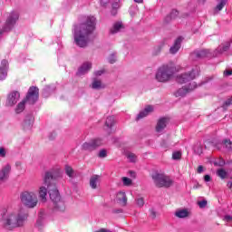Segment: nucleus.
Returning a JSON list of instances; mask_svg holds the SVG:
<instances>
[{
	"label": "nucleus",
	"instance_id": "obj_18",
	"mask_svg": "<svg viewBox=\"0 0 232 232\" xmlns=\"http://www.w3.org/2000/svg\"><path fill=\"white\" fill-rule=\"evenodd\" d=\"M34 121H35V119L34 118V115L29 114L25 116L23 122L24 130H30L31 128H34Z\"/></svg>",
	"mask_w": 232,
	"mask_h": 232
},
{
	"label": "nucleus",
	"instance_id": "obj_29",
	"mask_svg": "<svg viewBox=\"0 0 232 232\" xmlns=\"http://www.w3.org/2000/svg\"><path fill=\"white\" fill-rule=\"evenodd\" d=\"M65 173L68 176L69 179H74L75 177V171L70 166H65Z\"/></svg>",
	"mask_w": 232,
	"mask_h": 232
},
{
	"label": "nucleus",
	"instance_id": "obj_43",
	"mask_svg": "<svg viewBox=\"0 0 232 232\" xmlns=\"http://www.w3.org/2000/svg\"><path fill=\"white\" fill-rule=\"evenodd\" d=\"M111 1H112V4H111L112 9L117 10V8H119V6H120L119 3L121 0H111Z\"/></svg>",
	"mask_w": 232,
	"mask_h": 232
},
{
	"label": "nucleus",
	"instance_id": "obj_11",
	"mask_svg": "<svg viewBox=\"0 0 232 232\" xmlns=\"http://www.w3.org/2000/svg\"><path fill=\"white\" fill-rule=\"evenodd\" d=\"M19 99H21V94L19 92L14 91L8 94L5 105L9 107L15 106L19 102Z\"/></svg>",
	"mask_w": 232,
	"mask_h": 232
},
{
	"label": "nucleus",
	"instance_id": "obj_61",
	"mask_svg": "<svg viewBox=\"0 0 232 232\" xmlns=\"http://www.w3.org/2000/svg\"><path fill=\"white\" fill-rule=\"evenodd\" d=\"M152 215L155 217V212H152Z\"/></svg>",
	"mask_w": 232,
	"mask_h": 232
},
{
	"label": "nucleus",
	"instance_id": "obj_16",
	"mask_svg": "<svg viewBox=\"0 0 232 232\" xmlns=\"http://www.w3.org/2000/svg\"><path fill=\"white\" fill-rule=\"evenodd\" d=\"M182 41L183 38L181 36L178 37L175 40L173 45L169 48V53L175 55V53H177L179 50H180V46H182Z\"/></svg>",
	"mask_w": 232,
	"mask_h": 232
},
{
	"label": "nucleus",
	"instance_id": "obj_37",
	"mask_svg": "<svg viewBox=\"0 0 232 232\" xmlns=\"http://www.w3.org/2000/svg\"><path fill=\"white\" fill-rule=\"evenodd\" d=\"M181 158H182V152L175 151V152L172 153L173 160H180Z\"/></svg>",
	"mask_w": 232,
	"mask_h": 232
},
{
	"label": "nucleus",
	"instance_id": "obj_47",
	"mask_svg": "<svg viewBox=\"0 0 232 232\" xmlns=\"http://www.w3.org/2000/svg\"><path fill=\"white\" fill-rule=\"evenodd\" d=\"M111 0H100L102 6H106Z\"/></svg>",
	"mask_w": 232,
	"mask_h": 232
},
{
	"label": "nucleus",
	"instance_id": "obj_8",
	"mask_svg": "<svg viewBox=\"0 0 232 232\" xmlns=\"http://www.w3.org/2000/svg\"><path fill=\"white\" fill-rule=\"evenodd\" d=\"M104 142L102 141V139L96 138L89 142H84L82 145V149L83 151H94V150H97V148H100V146H102Z\"/></svg>",
	"mask_w": 232,
	"mask_h": 232
},
{
	"label": "nucleus",
	"instance_id": "obj_27",
	"mask_svg": "<svg viewBox=\"0 0 232 232\" xmlns=\"http://www.w3.org/2000/svg\"><path fill=\"white\" fill-rule=\"evenodd\" d=\"M25 106H26V101L24 100L20 102L14 110L15 113H23V111H24Z\"/></svg>",
	"mask_w": 232,
	"mask_h": 232
},
{
	"label": "nucleus",
	"instance_id": "obj_48",
	"mask_svg": "<svg viewBox=\"0 0 232 232\" xmlns=\"http://www.w3.org/2000/svg\"><path fill=\"white\" fill-rule=\"evenodd\" d=\"M232 74V70H226L224 71V75H226L227 77H229V75Z\"/></svg>",
	"mask_w": 232,
	"mask_h": 232
},
{
	"label": "nucleus",
	"instance_id": "obj_58",
	"mask_svg": "<svg viewBox=\"0 0 232 232\" xmlns=\"http://www.w3.org/2000/svg\"><path fill=\"white\" fill-rule=\"evenodd\" d=\"M144 0H134L135 3H142Z\"/></svg>",
	"mask_w": 232,
	"mask_h": 232
},
{
	"label": "nucleus",
	"instance_id": "obj_40",
	"mask_svg": "<svg viewBox=\"0 0 232 232\" xmlns=\"http://www.w3.org/2000/svg\"><path fill=\"white\" fill-rule=\"evenodd\" d=\"M116 61H117V56L115 55V53H112L109 56V63L111 64H113Z\"/></svg>",
	"mask_w": 232,
	"mask_h": 232
},
{
	"label": "nucleus",
	"instance_id": "obj_13",
	"mask_svg": "<svg viewBox=\"0 0 232 232\" xmlns=\"http://www.w3.org/2000/svg\"><path fill=\"white\" fill-rule=\"evenodd\" d=\"M177 218H189L191 217V209L189 208H179L174 213Z\"/></svg>",
	"mask_w": 232,
	"mask_h": 232
},
{
	"label": "nucleus",
	"instance_id": "obj_54",
	"mask_svg": "<svg viewBox=\"0 0 232 232\" xmlns=\"http://www.w3.org/2000/svg\"><path fill=\"white\" fill-rule=\"evenodd\" d=\"M227 50H229V44L223 47V52H227Z\"/></svg>",
	"mask_w": 232,
	"mask_h": 232
},
{
	"label": "nucleus",
	"instance_id": "obj_17",
	"mask_svg": "<svg viewBox=\"0 0 232 232\" xmlns=\"http://www.w3.org/2000/svg\"><path fill=\"white\" fill-rule=\"evenodd\" d=\"M53 203L54 211H59L60 213L66 211V205L63 198L56 199V201H53Z\"/></svg>",
	"mask_w": 232,
	"mask_h": 232
},
{
	"label": "nucleus",
	"instance_id": "obj_62",
	"mask_svg": "<svg viewBox=\"0 0 232 232\" xmlns=\"http://www.w3.org/2000/svg\"><path fill=\"white\" fill-rule=\"evenodd\" d=\"M194 188H198V187H194Z\"/></svg>",
	"mask_w": 232,
	"mask_h": 232
},
{
	"label": "nucleus",
	"instance_id": "obj_46",
	"mask_svg": "<svg viewBox=\"0 0 232 232\" xmlns=\"http://www.w3.org/2000/svg\"><path fill=\"white\" fill-rule=\"evenodd\" d=\"M102 73H104V70H102V69L94 72V75H95L96 77H101V75H102Z\"/></svg>",
	"mask_w": 232,
	"mask_h": 232
},
{
	"label": "nucleus",
	"instance_id": "obj_49",
	"mask_svg": "<svg viewBox=\"0 0 232 232\" xmlns=\"http://www.w3.org/2000/svg\"><path fill=\"white\" fill-rule=\"evenodd\" d=\"M94 232H111V230L107 228H100L99 230H95Z\"/></svg>",
	"mask_w": 232,
	"mask_h": 232
},
{
	"label": "nucleus",
	"instance_id": "obj_21",
	"mask_svg": "<svg viewBox=\"0 0 232 232\" xmlns=\"http://www.w3.org/2000/svg\"><path fill=\"white\" fill-rule=\"evenodd\" d=\"M168 126V119L167 118H161L158 121L157 126H156V131L158 133H162L164 129Z\"/></svg>",
	"mask_w": 232,
	"mask_h": 232
},
{
	"label": "nucleus",
	"instance_id": "obj_52",
	"mask_svg": "<svg viewBox=\"0 0 232 232\" xmlns=\"http://www.w3.org/2000/svg\"><path fill=\"white\" fill-rule=\"evenodd\" d=\"M198 205L199 206V208H201V209L204 208V200L198 201Z\"/></svg>",
	"mask_w": 232,
	"mask_h": 232
},
{
	"label": "nucleus",
	"instance_id": "obj_3",
	"mask_svg": "<svg viewBox=\"0 0 232 232\" xmlns=\"http://www.w3.org/2000/svg\"><path fill=\"white\" fill-rule=\"evenodd\" d=\"M176 72H180V66H175L171 63L163 64L159 67L156 72V81L159 82H168L173 78Z\"/></svg>",
	"mask_w": 232,
	"mask_h": 232
},
{
	"label": "nucleus",
	"instance_id": "obj_33",
	"mask_svg": "<svg viewBox=\"0 0 232 232\" xmlns=\"http://www.w3.org/2000/svg\"><path fill=\"white\" fill-rule=\"evenodd\" d=\"M127 159L130 162H137V155L132 152L127 153Z\"/></svg>",
	"mask_w": 232,
	"mask_h": 232
},
{
	"label": "nucleus",
	"instance_id": "obj_7",
	"mask_svg": "<svg viewBox=\"0 0 232 232\" xmlns=\"http://www.w3.org/2000/svg\"><path fill=\"white\" fill-rule=\"evenodd\" d=\"M198 72H200V69L198 67H192L190 69H188L187 72L179 74L177 76V82H179V84H186L188 82H191L193 79L198 75Z\"/></svg>",
	"mask_w": 232,
	"mask_h": 232
},
{
	"label": "nucleus",
	"instance_id": "obj_2",
	"mask_svg": "<svg viewBox=\"0 0 232 232\" xmlns=\"http://www.w3.org/2000/svg\"><path fill=\"white\" fill-rule=\"evenodd\" d=\"M28 219V214L21 208H9L2 217V222L6 229H14V227H21Z\"/></svg>",
	"mask_w": 232,
	"mask_h": 232
},
{
	"label": "nucleus",
	"instance_id": "obj_31",
	"mask_svg": "<svg viewBox=\"0 0 232 232\" xmlns=\"http://www.w3.org/2000/svg\"><path fill=\"white\" fill-rule=\"evenodd\" d=\"M113 124H115V118H113L112 116L107 117L105 121V125L107 126V128H111Z\"/></svg>",
	"mask_w": 232,
	"mask_h": 232
},
{
	"label": "nucleus",
	"instance_id": "obj_53",
	"mask_svg": "<svg viewBox=\"0 0 232 232\" xmlns=\"http://www.w3.org/2000/svg\"><path fill=\"white\" fill-rule=\"evenodd\" d=\"M225 220H227V222H231L232 217L231 216H225Z\"/></svg>",
	"mask_w": 232,
	"mask_h": 232
},
{
	"label": "nucleus",
	"instance_id": "obj_42",
	"mask_svg": "<svg viewBox=\"0 0 232 232\" xmlns=\"http://www.w3.org/2000/svg\"><path fill=\"white\" fill-rule=\"evenodd\" d=\"M136 204H137V206H139V208H142V206H144V198H138L136 199Z\"/></svg>",
	"mask_w": 232,
	"mask_h": 232
},
{
	"label": "nucleus",
	"instance_id": "obj_22",
	"mask_svg": "<svg viewBox=\"0 0 232 232\" xmlns=\"http://www.w3.org/2000/svg\"><path fill=\"white\" fill-rule=\"evenodd\" d=\"M99 184H101V176L92 175L90 179V186L92 189H97V188H99Z\"/></svg>",
	"mask_w": 232,
	"mask_h": 232
},
{
	"label": "nucleus",
	"instance_id": "obj_44",
	"mask_svg": "<svg viewBox=\"0 0 232 232\" xmlns=\"http://www.w3.org/2000/svg\"><path fill=\"white\" fill-rule=\"evenodd\" d=\"M232 104V96L228 98L224 103L223 108H227V106H231Z\"/></svg>",
	"mask_w": 232,
	"mask_h": 232
},
{
	"label": "nucleus",
	"instance_id": "obj_20",
	"mask_svg": "<svg viewBox=\"0 0 232 232\" xmlns=\"http://www.w3.org/2000/svg\"><path fill=\"white\" fill-rule=\"evenodd\" d=\"M116 200L121 204V206H126L128 204V198L126 197V192L120 191L116 195Z\"/></svg>",
	"mask_w": 232,
	"mask_h": 232
},
{
	"label": "nucleus",
	"instance_id": "obj_34",
	"mask_svg": "<svg viewBox=\"0 0 232 232\" xmlns=\"http://www.w3.org/2000/svg\"><path fill=\"white\" fill-rule=\"evenodd\" d=\"M225 165L226 161L222 158H219L214 161V166H218L219 168H222Z\"/></svg>",
	"mask_w": 232,
	"mask_h": 232
},
{
	"label": "nucleus",
	"instance_id": "obj_10",
	"mask_svg": "<svg viewBox=\"0 0 232 232\" xmlns=\"http://www.w3.org/2000/svg\"><path fill=\"white\" fill-rule=\"evenodd\" d=\"M197 88V82H191L189 84L183 86L182 88H179L177 92L174 93L175 97H185V95H188L189 92H193Z\"/></svg>",
	"mask_w": 232,
	"mask_h": 232
},
{
	"label": "nucleus",
	"instance_id": "obj_60",
	"mask_svg": "<svg viewBox=\"0 0 232 232\" xmlns=\"http://www.w3.org/2000/svg\"><path fill=\"white\" fill-rule=\"evenodd\" d=\"M204 206H208V201L204 200Z\"/></svg>",
	"mask_w": 232,
	"mask_h": 232
},
{
	"label": "nucleus",
	"instance_id": "obj_6",
	"mask_svg": "<svg viewBox=\"0 0 232 232\" xmlns=\"http://www.w3.org/2000/svg\"><path fill=\"white\" fill-rule=\"evenodd\" d=\"M152 180L157 188H169L173 184V179L164 173L152 174Z\"/></svg>",
	"mask_w": 232,
	"mask_h": 232
},
{
	"label": "nucleus",
	"instance_id": "obj_9",
	"mask_svg": "<svg viewBox=\"0 0 232 232\" xmlns=\"http://www.w3.org/2000/svg\"><path fill=\"white\" fill-rule=\"evenodd\" d=\"M27 104H35L36 101H39V88L31 87L28 90L26 98L24 100Z\"/></svg>",
	"mask_w": 232,
	"mask_h": 232
},
{
	"label": "nucleus",
	"instance_id": "obj_14",
	"mask_svg": "<svg viewBox=\"0 0 232 232\" xmlns=\"http://www.w3.org/2000/svg\"><path fill=\"white\" fill-rule=\"evenodd\" d=\"M92 62H84L78 69L77 75H86L92 70Z\"/></svg>",
	"mask_w": 232,
	"mask_h": 232
},
{
	"label": "nucleus",
	"instance_id": "obj_45",
	"mask_svg": "<svg viewBox=\"0 0 232 232\" xmlns=\"http://www.w3.org/2000/svg\"><path fill=\"white\" fill-rule=\"evenodd\" d=\"M224 144L226 145V148H227V150H231V140H225Z\"/></svg>",
	"mask_w": 232,
	"mask_h": 232
},
{
	"label": "nucleus",
	"instance_id": "obj_5",
	"mask_svg": "<svg viewBox=\"0 0 232 232\" xmlns=\"http://www.w3.org/2000/svg\"><path fill=\"white\" fill-rule=\"evenodd\" d=\"M53 180V174L52 172H46L44 176V184L48 188L49 197L52 202L61 199V195L59 194V189L57 186L52 182Z\"/></svg>",
	"mask_w": 232,
	"mask_h": 232
},
{
	"label": "nucleus",
	"instance_id": "obj_57",
	"mask_svg": "<svg viewBox=\"0 0 232 232\" xmlns=\"http://www.w3.org/2000/svg\"><path fill=\"white\" fill-rule=\"evenodd\" d=\"M111 14H112L113 15H117V9H112Z\"/></svg>",
	"mask_w": 232,
	"mask_h": 232
},
{
	"label": "nucleus",
	"instance_id": "obj_55",
	"mask_svg": "<svg viewBox=\"0 0 232 232\" xmlns=\"http://www.w3.org/2000/svg\"><path fill=\"white\" fill-rule=\"evenodd\" d=\"M6 179H5V178H1L0 177V186H3V184L5 183Z\"/></svg>",
	"mask_w": 232,
	"mask_h": 232
},
{
	"label": "nucleus",
	"instance_id": "obj_30",
	"mask_svg": "<svg viewBox=\"0 0 232 232\" xmlns=\"http://www.w3.org/2000/svg\"><path fill=\"white\" fill-rule=\"evenodd\" d=\"M177 15H179V11H177V10H172V11L170 12V14L166 17V21H167V22H169V21H171V20H173V19H176V18H177Z\"/></svg>",
	"mask_w": 232,
	"mask_h": 232
},
{
	"label": "nucleus",
	"instance_id": "obj_41",
	"mask_svg": "<svg viewBox=\"0 0 232 232\" xmlns=\"http://www.w3.org/2000/svg\"><path fill=\"white\" fill-rule=\"evenodd\" d=\"M6 157V149L0 147V159H5Z\"/></svg>",
	"mask_w": 232,
	"mask_h": 232
},
{
	"label": "nucleus",
	"instance_id": "obj_51",
	"mask_svg": "<svg viewBox=\"0 0 232 232\" xmlns=\"http://www.w3.org/2000/svg\"><path fill=\"white\" fill-rule=\"evenodd\" d=\"M202 171H204V166L200 165V166L198 168V173H202Z\"/></svg>",
	"mask_w": 232,
	"mask_h": 232
},
{
	"label": "nucleus",
	"instance_id": "obj_4",
	"mask_svg": "<svg viewBox=\"0 0 232 232\" xmlns=\"http://www.w3.org/2000/svg\"><path fill=\"white\" fill-rule=\"evenodd\" d=\"M20 200L23 206L28 208V209H34V208H37V204H39L37 194L29 190H25L20 194Z\"/></svg>",
	"mask_w": 232,
	"mask_h": 232
},
{
	"label": "nucleus",
	"instance_id": "obj_15",
	"mask_svg": "<svg viewBox=\"0 0 232 232\" xmlns=\"http://www.w3.org/2000/svg\"><path fill=\"white\" fill-rule=\"evenodd\" d=\"M11 171H12V165H10V163H7L4 165L0 169V177L5 180H8Z\"/></svg>",
	"mask_w": 232,
	"mask_h": 232
},
{
	"label": "nucleus",
	"instance_id": "obj_32",
	"mask_svg": "<svg viewBox=\"0 0 232 232\" xmlns=\"http://www.w3.org/2000/svg\"><path fill=\"white\" fill-rule=\"evenodd\" d=\"M218 4L216 6V10H218V12H220V10H222V8H224V6H226V3H227V0H218Z\"/></svg>",
	"mask_w": 232,
	"mask_h": 232
},
{
	"label": "nucleus",
	"instance_id": "obj_35",
	"mask_svg": "<svg viewBox=\"0 0 232 232\" xmlns=\"http://www.w3.org/2000/svg\"><path fill=\"white\" fill-rule=\"evenodd\" d=\"M217 173L220 179H226V177H227V172L224 169H218Z\"/></svg>",
	"mask_w": 232,
	"mask_h": 232
},
{
	"label": "nucleus",
	"instance_id": "obj_56",
	"mask_svg": "<svg viewBox=\"0 0 232 232\" xmlns=\"http://www.w3.org/2000/svg\"><path fill=\"white\" fill-rule=\"evenodd\" d=\"M209 50L206 49L205 50V57H209Z\"/></svg>",
	"mask_w": 232,
	"mask_h": 232
},
{
	"label": "nucleus",
	"instance_id": "obj_38",
	"mask_svg": "<svg viewBox=\"0 0 232 232\" xmlns=\"http://www.w3.org/2000/svg\"><path fill=\"white\" fill-rule=\"evenodd\" d=\"M45 93H51V92H55V87L53 85H46L44 89Z\"/></svg>",
	"mask_w": 232,
	"mask_h": 232
},
{
	"label": "nucleus",
	"instance_id": "obj_36",
	"mask_svg": "<svg viewBox=\"0 0 232 232\" xmlns=\"http://www.w3.org/2000/svg\"><path fill=\"white\" fill-rule=\"evenodd\" d=\"M121 180L123 182V186H131V184H133V181L131 180V179L128 177H123Z\"/></svg>",
	"mask_w": 232,
	"mask_h": 232
},
{
	"label": "nucleus",
	"instance_id": "obj_28",
	"mask_svg": "<svg viewBox=\"0 0 232 232\" xmlns=\"http://www.w3.org/2000/svg\"><path fill=\"white\" fill-rule=\"evenodd\" d=\"M121 28H122V23L117 22L112 25L110 32L111 34H117L121 30Z\"/></svg>",
	"mask_w": 232,
	"mask_h": 232
},
{
	"label": "nucleus",
	"instance_id": "obj_23",
	"mask_svg": "<svg viewBox=\"0 0 232 232\" xmlns=\"http://www.w3.org/2000/svg\"><path fill=\"white\" fill-rule=\"evenodd\" d=\"M44 224H46V216L44 211H41L36 220V227H38V229H43Z\"/></svg>",
	"mask_w": 232,
	"mask_h": 232
},
{
	"label": "nucleus",
	"instance_id": "obj_39",
	"mask_svg": "<svg viewBox=\"0 0 232 232\" xmlns=\"http://www.w3.org/2000/svg\"><path fill=\"white\" fill-rule=\"evenodd\" d=\"M107 155H108V152L106 151V150H101L99 154H98V157L100 159H104V158L107 157Z\"/></svg>",
	"mask_w": 232,
	"mask_h": 232
},
{
	"label": "nucleus",
	"instance_id": "obj_1",
	"mask_svg": "<svg viewBox=\"0 0 232 232\" xmlns=\"http://www.w3.org/2000/svg\"><path fill=\"white\" fill-rule=\"evenodd\" d=\"M97 19L95 16H83L80 24H74L72 28V35L74 43L80 48L88 46L90 35L95 32Z\"/></svg>",
	"mask_w": 232,
	"mask_h": 232
},
{
	"label": "nucleus",
	"instance_id": "obj_19",
	"mask_svg": "<svg viewBox=\"0 0 232 232\" xmlns=\"http://www.w3.org/2000/svg\"><path fill=\"white\" fill-rule=\"evenodd\" d=\"M38 195L42 202H46V196L48 195V186L44 184V185L39 188Z\"/></svg>",
	"mask_w": 232,
	"mask_h": 232
},
{
	"label": "nucleus",
	"instance_id": "obj_50",
	"mask_svg": "<svg viewBox=\"0 0 232 232\" xmlns=\"http://www.w3.org/2000/svg\"><path fill=\"white\" fill-rule=\"evenodd\" d=\"M204 180H205V182H209V181H211V176H209V175H205V176H204Z\"/></svg>",
	"mask_w": 232,
	"mask_h": 232
},
{
	"label": "nucleus",
	"instance_id": "obj_25",
	"mask_svg": "<svg viewBox=\"0 0 232 232\" xmlns=\"http://www.w3.org/2000/svg\"><path fill=\"white\" fill-rule=\"evenodd\" d=\"M189 57L190 61H200L204 57V51H194Z\"/></svg>",
	"mask_w": 232,
	"mask_h": 232
},
{
	"label": "nucleus",
	"instance_id": "obj_59",
	"mask_svg": "<svg viewBox=\"0 0 232 232\" xmlns=\"http://www.w3.org/2000/svg\"><path fill=\"white\" fill-rule=\"evenodd\" d=\"M227 187H228L229 188H231L232 183H231V182H228V183H227Z\"/></svg>",
	"mask_w": 232,
	"mask_h": 232
},
{
	"label": "nucleus",
	"instance_id": "obj_24",
	"mask_svg": "<svg viewBox=\"0 0 232 232\" xmlns=\"http://www.w3.org/2000/svg\"><path fill=\"white\" fill-rule=\"evenodd\" d=\"M153 112V106L151 105H148L145 107V109L143 111H141L138 116H137V120L139 121V119H144V117H148V115H150V113Z\"/></svg>",
	"mask_w": 232,
	"mask_h": 232
},
{
	"label": "nucleus",
	"instance_id": "obj_12",
	"mask_svg": "<svg viewBox=\"0 0 232 232\" xmlns=\"http://www.w3.org/2000/svg\"><path fill=\"white\" fill-rule=\"evenodd\" d=\"M8 75V61L2 60L0 64V81H5Z\"/></svg>",
	"mask_w": 232,
	"mask_h": 232
},
{
	"label": "nucleus",
	"instance_id": "obj_26",
	"mask_svg": "<svg viewBox=\"0 0 232 232\" xmlns=\"http://www.w3.org/2000/svg\"><path fill=\"white\" fill-rule=\"evenodd\" d=\"M92 90H102L104 88V84H102L101 80L94 78L92 80Z\"/></svg>",
	"mask_w": 232,
	"mask_h": 232
}]
</instances>
